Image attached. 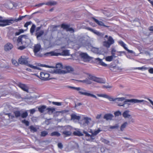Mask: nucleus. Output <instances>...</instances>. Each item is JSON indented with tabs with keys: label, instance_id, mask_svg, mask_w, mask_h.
Returning <instances> with one entry per match:
<instances>
[{
	"label": "nucleus",
	"instance_id": "f257e3e1",
	"mask_svg": "<svg viewBox=\"0 0 153 153\" xmlns=\"http://www.w3.org/2000/svg\"><path fill=\"white\" fill-rule=\"evenodd\" d=\"M68 88L79 91L78 93L80 94L84 95L88 97H93L96 99L97 98L95 95L89 93V92L90 91L86 90L83 88L72 86H69Z\"/></svg>",
	"mask_w": 153,
	"mask_h": 153
},
{
	"label": "nucleus",
	"instance_id": "f03ea898",
	"mask_svg": "<svg viewBox=\"0 0 153 153\" xmlns=\"http://www.w3.org/2000/svg\"><path fill=\"white\" fill-rule=\"evenodd\" d=\"M94 123L91 118L88 117H84L82 120L79 122L81 126H86L90 125H93Z\"/></svg>",
	"mask_w": 153,
	"mask_h": 153
},
{
	"label": "nucleus",
	"instance_id": "7ed1b4c3",
	"mask_svg": "<svg viewBox=\"0 0 153 153\" xmlns=\"http://www.w3.org/2000/svg\"><path fill=\"white\" fill-rule=\"evenodd\" d=\"M123 103L122 105V106L124 107L125 105L127 104V102H131L133 103H138L143 102V104H146L147 102L146 101L144 100H138L137 99H126L123 101Z\"/></svg>",
	"mask_w": 153,
	"mask_h": 153
},
{
	"label": "nucleus",
	"instance_id": "20e7f679",
	"mask_svg": "<svg viewBox=\"0 0 153 153\" xmlns=\"http://www.w3.org/2000/svg\"><path fill=\"white\" fill-rule=\"evenodd\" d=\"M28 39L27 36L25 35H21L18 37L17 41L18 45H21L24 42L26 43Z\"/></svg>",
	"mask_w": 153,
	"mask_h": 153
},
{
	"label": "nucleus",
	"instance_id": "39448f33",
	"mask_svg": "<svg viewBox=\"0 0 153 153\" xmlns=\"http://www.w3.org/2000/svg\"><path fill=\"white\" fill-rule=\"evenodd\" d=\"M56 69L54 70L52 72V73L56 74H62L63 73L64 71L62 70V69L65 68L64 67H63L62 64L59 63L56 65Z\"/></svg>",
	"mask_w": 153,
	"mask_h": 153
},
{
	"label": "nucleus",
	"instance_id": "423d86ee",
	"mask_svg": "<svg viewBox=\"0 0 153 153\" xmlns=\"http://www.w3.org/2000/svg\"><path fill=\"white\" fill-rule=\"evenodd\" d=\"M41 48V46L39 44H37L35 45L33 51L35 55L38 57H41L43 56V54L40 52L38 53L40 51Z\"/></svg>",
	"mask_w": 153,
	"mask_h": 153
},
{
	"label": "nucleus",
	"instance_id": "0eeeda50",
	"mask_svg": "<svg viewBox=\"0 0 153 153\" xmlns=\"http://www.w3.org/2000/svg\"><path fill=\"white\" fill-rule=\"evenodd\" d=\"M107 39V41L103 42V45L107 48H109L111 45L114 44V40L111 36H109Z\"/></svg>",
	"mask_w": 153,
	"mask_h": 153
},
{
	"label": "nucleus",
	"instance_id": "6e6552de",
	"mask_svg": "<svg viewBox=\"0 0 153 153\" xmlns=\"http://www.w3.org/2000/svg\"><path fill=\"white\" fill-rule=\"evenodd\" d=\"M28 58L25 56H22L19 59L18 62L21 64L27 65L29 66V65L30 64L28 63Z\"/></svg>",
	"mask_w": 153,
	"mask_h": 153
},
{
	"label": "nucleus",
	"instance_id": "1a4fd4ad",
	"mask_svg": "<svg viewBox=\"0 0 153 153\" xmlns=\"http://www.w3.org/2000/svg\"><path fill=\"white\" fill-rule=\"evenodd\" d=\"M17 86L20 88L23 91L28 93L29 87L27 85L19 82L16 84Z\"/></svg>",
	"mask_w": 153,
	"mask_h": 153
},
{
	"label": "nucleus",
	"instance_id": "9d476101",
	"mask_svg": "<svg viewBox=\"0 0 153 153\" xmlns=\"http://www.w3.org/2000/svg\"><path fill=\"white\" fill-rule=\"evenodd\" d=\"M10 20L3 19L2 17L0 16V26L3 27L9 25Z\"/></svg>",
	"mask_w": 153,
	"mask_h": 153
},
{
	"label": "nucleus",
	"instance_id": "9b49d317",
	"mask_svg": "<svg viewBox=\"0 0 153 153\" xmlns=\"http://www.w3.org/2000/svg\"><path fill=\"white\" fill-rule=\"evenodd\" d=\"M80 56L82 60L84 62H88L91 59V57L87 54L85 53H82L80 54Z\"/></svg>",
	"mask_w": 153,
	"mask_h": 153
},
{
	"label": "nucleus",
	"instance_id": "f8f14e48",
	"mask_svg": "<svg viewBox=\"0 0 153 153\" xmlns=\"http://www.w3.org/2000/svg\"><path fill=\"white\" fill-rule=\"evenodd\" d=\"M50 75L49 74L46 73L45 72H41L40 74V76L41 79L43 80H47L50 79L49 78Z\"/></svg>",
	"mask_w": 153,
	"mask_h": 153
},
{
	"label": "nucleus",
	"instance_id": "ddd939ff",
	"mask_svg": "<svg viewBox=\"0 0 153 153\" xmlns=\"http://www.w3.org/2000/svg\"><path fill=\"white\" fill-rule=\"evenodd\" d=\"M86 29L93 32L95 34L100 37H103L104 35V33L99 32L90 27H87L86 28Z\"/></svg>",
	"mask_w": 153,
	"mask_h": 153
},
{
	"label": "nucleus",
	"instance_id": "4468645a",
	"mask_svg": "<svg viewBox=\"0 0 153 153\" xmlns=\"http://www.w3.org/2000/svg\"><path fill=\"white\" fill-rule=\"evenodd\" d=\"M92 19L97 24L100 26L108 28L110 27L109 26L105 25L102 22L98 20L94 17H92Z\"/></svg>",
	"mask_w": 153,
	"mask_h": 153
},
{
	"label": "nucleus",
	"instance_id": "2eb2a0df",
	"mask_svg": "<svg viewBox=\"0 0 153 153\" xmlns=\"http://www.w3.org/2000/svg\"><path fill=\"white\" fill-rule=\"evenodd\" d=\"M45 56H58L61 55L60 53H57L55 51H51L50 52H47L44 54Z\"/></svg>",
	"mask_w": 153,
	"mask_h": 153
},
{
	"label": "nucleus",
	"instance_id": "dca6fc26",
	"mask_svg": "<svg viewBox=\"0 0 153 153\" xmlns=\"http://www.w3.org/2000/svg\"><path fill=\"white\" fill-rule=\"evenodd\" d=\"M44 32L43 30H41L40 31L36 32L35 36L37 40H39L42 39L41 37L44 34Z\"/></svg>",
	"mask_w": 153,
	"mask_h": 153
},
{
	"label": "nucleus",
	"instance_id": "f3484780",
	"mask_svg": "<svg viewBox=\"0 0 153 153\" xmlns=\"http://www.w3.org/2000/svg\"><path fill=\"white\" fill-rule=\"evenodd\" d=\"M66 128L68 129V131H65L62 132V134L65 135V137H67L70 136L71 134V133L70 131L71 128V127L68 126L66 127Z\"/></svg>",
	"mask_w": 153,
	"mask_h": 153
},
{
	"label": "nucleus",
	"instance_id": "a211bd4d",
	"mask_svg": "<svg viewBox=\"0 0 153 153\" xmlns=\"http://www.w3.org/2000/svg\"><path fill=\"white\" fill-rule=\"evenodd\" d=\"M95 61L96 62H97L98 64L104 66L106 67L107 65L102 61V59H100L99 58H97L95 59Z\"/></svg>",
	"mask_w": 153,
	"mask_h": 153
},
{
	"label": "nucleus",
	"instance_id": "6ab92c4d",
	"mask_svg": "<svg viewBox=\"0 0 153 153\" xmlns=\"http://www.w3.org/2000/svg\"><path fill=\"white\" fill-rule=\"evenodd\" d=\"M66 71H64L63 74H65L67 73H71L74 71V68L70 66H66L64 67Z\"/></svg>",
	"mask_w": 153,
	"mask_h": 153
},
{
	"label": "nucleus",
	"instance_id": "aec40b11",
	"mask_svg": "<svg viewBox=\"0 0 153 153\" xmlns=\"http://www.w3.org/2000/svg\"><path fill=\"white\" fill-rule=\"evenodd\" d=\"M85 37H80L77 42L79 45L81 46L84 45L85 43Z\"/></svg>",
	"mask_w": 153,
	"mask_h": 153
},
{
	"label": "nucleus",
	"instance_id": "412c9836",
	"mask_svg": "<svg viewBox=\"0 0 153 153\" xmlns=\"http://www.w3.org/2000/svg\"><path fill=\"white\" fill-rule=\"evenodd\" d=\"M113 117L114 116L112 114H107L104 115L103 118L107 120H111Z\"/></svg>",
	"mask_w": 153,
	"mask_h": 153
},
{
	"label": "nucleus",
	"instance_id": "4be33fe9",
	"mask_svg": "<svg viewBox=\"0 0 153 153\" xmlns=\"http://www.w3.org/2000/svg\"><path fill=\"white\" fill-rule=\"evenodd\" d=\"M129 111L126 110L124 111L123 114V117L125 118H129L131 116V115L129 114Z\"/></svg>",
	"mask_w": 153,
	"mask_h": 153
},
{
	"label": "nucleus",
	"instance_id": "5701e85b",
	"mask_svg": "<svg viewBox=\"0 0 153 153\" xmlns=\"http://www.w3.org/2000/svg\"><path fill=\"white\" fill-rule=\"evenodd\" d=\"M11 95L15 97L16 98L20 99L22 97L17 92H11Z\"/></svg>",
	"mask_w": 153,
	"mask_h": 153
},
{
	"label": "nucleus",
	"instance_id": "b1692460",
	"mask_svg": "<svg viewBox=\"0 0 153 153\" xmlns=\"http://www.w3.org/2000/svg\"><path fill=\"white\" fill-rule=\"evenodd\" d=\"M57 2L56 1H50L45 3V4L48 6H54L57 4Z\"/></svg>",
	"mask_w": 153,
	"mask_h": 153
},
{
	"label": "nucleus",
	"instance_id": "393cba45",
	"mask_svg": "<svg viewBox=\"0 0 153 153\" xmlns=\"http://www.w3.org/2000/svg\"><path fill=\"white\" fill-rule=\"evenodd\" d=\"M12 6L13 7L12 8L10 7V10H15L17 8L18 5L16 3L14 2H10V6Z\"/></svg>",
	"mask_w": 153,
	"mask_h": 153
},
{
	"label": "nucleus",
	"instance_id": "a878e982",
	"mask_svg": "<svg viewBox=\"0 0 153 153\" xmlns=\"http://www.w3.org/2000/svg\"><path fill=\"white\" fill-rule=\"evenodd\" d=\"M77 81L80 82H81L83 83H85L88 84H90L91 83V81L89 80V79L87 78H86L85 79L83 80Z\"/></svg>",
	"mask_w": 153,
	"mask_h": 153
},
{
	"label": "nucleus",
	"instance_id": "bb28decb",
	"mask_svg": "<svg viewBox=\"0 0 153 153\" xmlns=\"http://www.w3.org/2000/svg\"><path fill=\"white\" fill-rule=\"evenodd\" d=\"M71 120H79L80 117L79 116H77L76 115L74 114H71Z\"/></svg>",
	"mask_w": 153,
	"mask_h": 153
},
{
	"label": "nucleus",
	"instance_id": "cd10ccee",
	"mask_svg": "<svg viewBox=\"0 0 153 153\" xmlns=\"http://www.w3.org/2000/svg\"><path fill=\"white\" fill-rule=\"evenodd\" d=\"M73 134L74 135L78 136H81L83 135V134L82 132L79 131H74L73 132Z\"/></svg>",
	"mask_w": 153,
	"mask_h": 153
},
{
	"label": "nucleus",
	"instance_id": "c85d7f7f",
	"mask_svg": "<svg viewBox=\"0 0 153 153\" xmlns=\"http://www.w3.org/2000/svg\"><path fill=\"white\" fill-rule=\"evenodd\" d=\"M94 81L101 83H104L105 82L101 78L96 77Z\"/></svg>",
	"mask_w": 153,
	"mask_h": 153
},
{
	"label": "nucleus",
	"instance_id": "c756f323",
	"mask_svg": "<svg viewBox=\"0 0 153 153\" xmlns=\"http://www.w3.org/2000/svg\"><path fill=\"white\" fill-rule=\"evenodd\" d=\"M48 111L47 113L49 114H52L53 111H55V109L53 108H48L46 109Z\"/></svg>",
	"mask_w": 153,
	"mask_h": 153
},
{
	"label": "nucleus",
	"instance_id": "7c9ffc66",
	"mask_svg": "<svg viewBox=\"0 0 153 153\" xmlns=\"http://www.w3.org/2000/svg\"><path fill=\"white\" fill-rule=\"evenodd\" d=\"M61 55L62 56H69V51L67 50H63L61 53H60Z\"/></svg>",
	"mask_w": 153,
	"mask_h": 153
},
{
	"label": "nucleus",
	"instance_id": "2f4dec72",
	"mask_svg": "<svg viewBox=\"0 0 153 153\" xmlns=\"http://www.w3.org/2000/svg\"><path fill=\"white\" fill-rule=\"evenodd\" d=\"M46 108V106L45 105H42L38 108L39 111L41 113H43Z\"/></svg>",
	"mask_w": 153,
	"mask_h": 153
},
{
	"label": "nucleus",
	"instance_id": "473e14b6",
	"mask_svg": "<svg viewBox=\"0 0 153 153\" xmlns=\"http://www.w3.org/2000/svg\"><path fill=\"white\" fill-rule=\"evenodd\" d=\"M128 123L127 122H125L123 124H122L120 127V130L121 131H123L124 128L126 127L128 125Z\"/></svg>",
	"mask_w": 153,
	"mask_h": 153
},
{
	"label": "nucleus",
	"instance_id": "72a5a7b5",
	"mask_svg": "<svg viewBox=\"0 0 153 153\" xmlns=\"http://www.w3.org/2000/svg\"><path fill=\"white\" fill-rule=\"evenodd\" d=\"M26 16H28V19H30L31 18V17L30 16L27 15H25L24 16H20L18 19H16V21H17V22L18 21H20V20H22L23 18H25V17H26Z\"/></svg>",
	"mask_w": 153,
	"mask_h": 153
},
{
	"label": "nucleus",
	"instance_id": "f704fd0d",
	"mask_svg": "<svg viewBox=\"0 0 153 153\" xmlns=\"http://www.w3.org/2000/svg\"><path fill=\"white\" fill-rule=\"evenodd\" d=\"M60 134L56 131L53 132L51 134V136H56V137H59L60 136Z\"/></svg>",
	"mask_w": 153,
	"mask_h": 153
},
{
	"label": "nucleus",
	"instance_id": "c9c22d12",
	"mask_svg": "<svg viewBox=\"0 0 153 153\" xmlns=\"http://www.w3.org/2000/svg\"><path fill=\"white\" fill-rule=\"evenodd\" d=\"M29 129H30V131L33 133L36 132L37 131V129L33 126H30Z\"/></svg>",
	"mask_w": 153,
	"mask_h": 153
},
{
	"label": "nucleus",
	"instance_id": "e433bc0d",
	"mask_svg": "<svg viewBox=\"0 0 153 153\" xmlns=\"http://www.w3.org/2000/svg\"><path fill=\"white\" fill-rule=\"evenodd\" d=\"M91 47L92 48H91V50L93 52L95 53H99V49L98 48L93 47L92 46H91Z\"/></svg>",
	"mask_w": 153,
	"mask_h": 153
},
{
	"label": "nucleus",
	"instance_id": "4c0bfd02",
	"mask_svg": "<svg viewBox=\"0 0 153 153\" xmlns=\"http://www.w3.org/2000/svg\"><path fill=\"white\" fill-rule=\"evenodd\" d=\"M35 28H36L35 25L34 24H33L32 25V26H31V28H30V33L32 34V35H33V33L34 32Z\"/></svg>",
	"mask_w": 153,
	"mask_h": 153
},
{
	"label": "nucleus",
	"instance_id": "58836bf2",
	"mask_svg": "<svg viewBox=\"0 0 153 153\" xmlns=\"http://www.w3.org/2000/svg\"><path fill=\"white\" fill-rule=\"evenodd\" d=\"M105 98L108 99L110 101L115 102V98H114L112 97L109 96L107 95H106Z\"/></svg>",
	"mask_w": 153,
	"mask_h": 153
},
{
	"label": "nucleus",
	"instance_id": "ea45409f",
	"mask_svg": "<svg viewBox=\"0 0 153 153\" xmlns=\"http://www.w3.org/2000/svg\"><path fill=\"white\" fill-rule=\"evenodd\" d=\"M10 49V43H8L4 47V50L5 51H9Z\"/></svg>",
	"mask_w": 153,
	"mask_h": 153
},
{
	"label": "nucleus",
	"instance_id": "a19ab883",
	"mask_svg": "<svg viewBox=\"0 0 153 153\" xmlns=\"http://www.w3.org/2000/svg\"><path fill=\"white\" fill-rule=\"evenodd\" d=\"M125 100V98L124 97H118L115 98V102H120L122 101Z\"/></svg>",
	"mask_w": 153,
	"mask_h": 153
},
{
	"label": "nucleus",
	"instance_id": "79ce46f5",
	"mask_svg": "<svg viewBox=\"0 0 153 153\" xmlns=\"http://www.w3.org/2000/svg\"><path fill=\"white\" fill-rule=\"evenodd\" d=\"M119 127V126L118 124H116L113 126H110L109 128L111 129H117Z\"/></svg>",
	"mask_w": 153,
	"mask_h": 153
},
{
	"label": "nucleus",
	"instance_id": "37998d69",
	"mask_svg": "<svg viewBox=\"0 0 153 153\" xmlns=\"http://www.w3.org/2000/svg\"><path fill=\"white\" fill-rule=\"evenodd\" d=\"M101 140L102 142L104 143L105 144H107V145H109V143H110V141L108 140H106L105 139L102 138L101 139Z\"/></svg>",
	"mask_w": 153,
	"mask_h": 153
},
{
	"label": "nucleus",
	"instance_id": "c03bdc74",
	"mask_svg": "<svg viewBox=\"0 0 153 153\" xmlns=\"http://www.w3.org/2000/svg\"><path fill=\"white\" fill-rule=\"evenodd\" d=\"M48 132L45 131L41 132L40 135L42 137H45L48 134Z\"/></svg>",
	"mask_w": 153,
	"mask_h": 153
},
{
	"label": "nucleus",
	"instance_id": "a18cd8bd",
	"mask_svg": "<svg viewBox=\"0 0 153 153\" xmlns=\"http://www.w3.org/2000/svg\"><path fill=\"white\" fill-rule=\"evenodd\" d=\"M101 130L98 129L97 131H96L94 132L93 133H92L91 136V137H92V136H94L97 135L98 133H99Z\"/></svg>",
	"mask_w": 153,
	"mask_h": 153
},
{
	"label": "nucleus",
	"instance_id": "49530a36",
	"mask_svg": "<svg viewBox=\"0 0 153 153\" xmlns=\"http://www.w3.org/2000/svg\"><path fill=\"white\" fill-rule=\"evenodd\" d=\"M29 67L34 69H37L39 70H41V69L40 68L37 66H34L32 65H29Z\"/></svg>",
	"mask_w": 153,
	"mask_h": 153
},
{
	"label": "nucleus",
	"instance_id": "de8ad7c7",
	"mask_svg": "<svg viewBox=\"0 0 153 153\" xmlns=\"http://www.w3.org/2000/svg\"><path fill=\"white\" fill-rule=\"evenodd\" d=\"M18 31H19L18 32H17L15 33V35H19L21 33H23L24 32V30L22 29H19Z\"/></svg>",
	"mask_w": 153,
	"mask_h": 153
},
{
	"label": "nucleus",
	"instance_id": "09e8293b",
	"mask_svg": "<svg viewBox=\"0 0 153 153\" xmlns=\"http://www.w3.org/2000/svg\"><path fill=\"white\" fill-rule=\"evenodd\" d=\"M113 59V57L111 56H107L105 58V60L107 61H111Z\"/></svg>",
	"mask_w": 153,
	"mask_h": 153
},
{
	"label": "nucleus",
	"instance_id": "8fccbe9b",
	"mask_svg": "<svg viewBox=\"0 0 153 153\" xmlns=\"http://www.w3.org/2000/svg\"><path fill=\"white\" fill-rule=\"evenodd\" d=\"M28 116V113L27 111H26L23 113L21 115V116L22 118H26Z\"/></svg>",
	"mask_w": 153,
	"mask_h": 153
},
{
	"label": "nucleus",
	"instance_id": "3c124183",
	"mask_svg": "<svg viewBox=\"0 0 153 153\" xmlns=\"http://www.w3.org/2000/svg\"><path fill=\"white\" fill-rule=\"evenodd\" d=\"M14 114L16 117H18L21 116V114L19 111H16L14 112Z\"/></svg>",
	"mask_w": 153,
	"mask_h": 153
},
{
	"label": "nucleus",
	"instance_id": "603ef678",
	"mask_svg": "<svg viewBox=\"0 0 153 153\" xmlns=\"http://www.w3.org/2000/svg\"><path fill=\"white\" fill-rule=\"evenodd\" d=\"M36 65H38V66H40L45 67L49 68H55L54 67H51V66H49L46 65H43L39 63H37V64H36Z\"/></svg>",
	"mask_w": 153,
	"mask_h": 153
},
{
	"label": "nucleus",
	"instance_id": "864d4df0",
	"mask_svg": "<svg viewBox=\"0 0 153 153\" xmlns=\"http://www.w3.org/2000/svg\"><path fill=\"white\" fill-rule=\"evenodd\" d=\"M69 26L68 25H65L64 24H62L61 25V27L63 29H66V30L68 29Z\"/></svg>",
	"mask_w": 153,
	"mask_h": 153
},
{
	"label": "nucleus",
	"instance_id": "5fc2aeb1",
	"mask_svg": "<svg viewBox=\"0 0 153 153\" xmlns=\"http://www.w3.org/2000/svg\"><path fill=\"white\" fill-rule=\"evenodd\" d=\"M22 123L25 124V125L27 126H29L30 124L29 122L28 121L26 120H22Z\"/></svg>",
	"mask_w": 153,
	"mask_h": 153
},
{
	"label": "nucleus",
	"instance_id": "6e6d98bb",
	"mask_svg": "<svg viewBox=\"0 0 153 153\" xmlns=\"http://www.w3.org/2000/svg\"><path fill=\"white\" fill-rule=\"evenodd\" d=\"M114 115L115 117L121 115V113L119 111H117L114 113Z\"/></svg>",
	"mask_w": 153,
	"mask_h": 153
},
{
	"label": "nucleus",
	"instance_id": "4d7b16f0",
	"mask_svg": "<svg viewBox=\"0 0 153 153\" xmlns=\"http://www.w3.org/2000/svg\"><path fill=\"white\" fill-rule=\"evenodd\" d=\"M134 69H138L140 70H146L147 69V68L144 66H143L141 67H137L135 68H134Z\"/></svg>",
	"mask_w": 153,
	"mask_h": 153
},
{
	"label": "nucleus",
	"instance_id": "13d9d810",
	"mask_svg": "<svg viewBox=\"0 0 153 153\" xmlns=\"http://www.w3.org/2000/svg\"><path fill=\"white\" fill-rule=\"evenodd\" d=\"M69 112V111L67 110H63L59 111L58 112V113H67Z\"/></svg>",
	"mask_w": 153,
	"mask_h": 153
},
{
	"label": "nucleus",
	"instance_id": "bf43d9fd",
	"mask_svg": "<svg viewBox=\"0 0 153 153\" xmlns=\"http://www.w3.org/2000/svg\"><path fill=\"white\" fill-rule=\"evenodd\" d=\"M119 44L122 46L125 49V48H126L127 47L126 46V45L122 41H120Z\"/></svg>",
	"mask_w": 153,
	"mask_h": 153
},
{
	"label": "nucleus",
	"instance_id": "052dcab7",
	"mask_svg": "<svg viewBox=\"0 0 153 153\" xmlns=\"http://www.w3.org/2000/svg\"><path fill=\"white\" fill-rule=\"evenodd\" d=\"M52 103L54 105H55L57 106H60L62 105V103L61 102H52Z\"/></svg>",
	"mask_w": 153,
	"mask_h": 153
},
{
	"label": "nucleus",
	"instance_id": "680f3d73",
	"mask_svg": "<svg viewBox=\"0 0 153 153\" xmlns=\"http://www.w3.org/2000/svg\"><path fill=\"white\" fill-rule=\"evenodd\" d=\"M70 31L71 33H74L75 31L74 30L72 27H68V29L67 30V31Z\"/></svg>",
	"mask_w": 153,
	"mask_h": 153
},
{
	"label": "nucleus",
	"instance_id": "e2e57ef3",
	"mask_svg": "<svg viewBox=\"0 0 153 153\" xmlns=\"http://www.w3.org/2000/svg\"><path fill=\"white\" fill-rule=\"evenodd\" d=\"M89 78L90 79L93 80L94 81L96 77L89 75Z\"/></svg>",
	"mask_w": 153,
	"mask_h": 153
},
{
	"label": "nucleus",
	"instance_id": "0e129e2a",
	"mask_svg": "<svg viewBox=\"0 0 153 153\" xmlns=\"http://www.w3.org/2000/svg\"><path fill=\"white\" fill-rule=\"evenodd\" d=\"M12 64L15 65V66H17L18 65V63L15 60H13V59H12Z\"/></svg>",
	"mask_w": 153,
	"mask_h": 153
},
{
	"label": "nucleus",
	"instance_id": "69168bd1",
	"mask_svg": "<svg viewBox=\"0 0 153 153\" xmlns=\"http://www.w3.org/2000/svg\"><path fill=\"white\" fill-rule=\"evenodd\" d=\"M128 118L129 119L128 121L129 123H133L134 122V120L132 117L131 116L130 117V118Z\"/></svg>",
	"mask_w": 153,
	"mask_h": 153
},
{
	"label": "nucleus",
	"instance_id": "338daca9",
	"mask_svg": "<svg viewBox=\"0 0 153 153\" xmlns=\"http://www.w3.org/2000/svg\"><path fill=\"white\" fill-rule=\"evenodd\" d=\"M26 48L25 46H21L18 48V49L21 50H22L25 49Z\"/></svg>",
	"mask_w": 153,
	"mask_h": 153
},
{
	"label": "nucleus",
	"instance_id": "774afa93",
	"mask_svg": "<svg viewBox=\"0 0 153 153\" xmlns=\"http://www.w3.org/2000/svg\"><path fill=\"white\" fill-rule=\"evenodd\" d=\"M83 133L85 134L86 137H91V135L89 134L87 131H83Z\"/></svg>",
	"mask_w": 153,
	"mask_h": 153
}]
</instances>
